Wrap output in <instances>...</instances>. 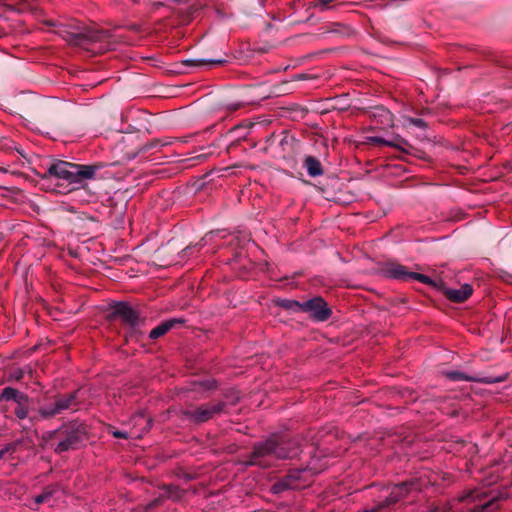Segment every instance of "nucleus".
I'll return each mask as SVG.
<instances>
[{"mask_svg": "<svg viewBox=\"0 0 512 512\" xmlns=\"http://www.w3.org/2000/svg\"><path fill=\"white\" fill-rule=\"evenodd\" d=\"M301 444L297 438L285 434H272L265 441L255 443L245 464L268 468L271 463L268 458L292 459L299 455Z\"/></svg>", "mask_w": 512, "mask_h": 512, "instance_id": "nucleus-1", "label": "nucleus"}, {"mask_svg": "<svg viewBox=\"0 0 512 512\" xmlns=\"http://www.w3.org/2000/svg\"><path fill=\"white\" fill-rule=\"evenodd\" d=\"M104 167V163L97 162L93 164H76L63 160L52 163L41 175V180L48 182L56 180V186H62L60 181L72 185L70 190L83 187L87 180L95 177L96 173Z\"/></svg>", "mask_w": 512, "mask_h": 512, "instance_id": "nucleus-2", "label": "nucleus"}, {"mask_svg": "<svg viewBox=\"0 0 512 512\" xmlns=\"http://www.w3.org/2000/svg\"><path fill=\"white\" fill-rule=\"evenodd\" d=\"M87 425L78 420L63 423L55 430L47 431L42 435V441L56 454L78 450L88 440Z\"/></svg>", "mask_w": 512, "mask_h": 512, "instance_id": "nucleus-3", "label": "nucleus"}, {"mask_svg": "<svg viewBox=\"0 0 512 512\" xmlns=\"http://www.w3.org/2000/svg\"><path fill=\"white\" fill-rule=\"evenodd\" d=\"M61 36L71 45L89 49L93 44L106 42L110 35L104 30L83 27L79 31H63Z\"/></svg>", "mask_w": 512, "mask_h": 512, "instance_id": "nucleus-4", "label": "nucleus"}, {"mask_svg": "<svg viewBox=\"0 0 512 512\" xmlns=\"http://www.w3.org/2000/svg\"><path fill=\"white\" fill-rule=\"evenodd\" d=\"M226 402L206 403L199 406H190L182 410L181 414L194 424H201L211 420L215 415L225 411Z\"/></svg>", "mask_w": 512, "mask_h": 512, "instance_id": "nucleus-5", "label": "nucleus"}, {"mask_svg": "<svg viewBox=\"0 0 512 512\" xmlns=\"http://www.w3.org/2000/svg\"><path fill=\"white\" fill-rule=\"evenodd\" d=\"M383 273L386 277L401 280V281H410L417 280L423 284L429 286L437 285L436 279L430 278L424 274L408 271L407 267L396 263V262H387L383 266Z\"/></svg>", "mask_w": 512, "mask_h": 512, "instance_id": "nucleus-6", "label": "nucleus"}, {"mask_svg": "<svg viewBox=\"0 0 512 512\" xmlns=\"http://www.w3.org/2000/svg\"><path fill=\"white\" fill-rule=\"evenodd\" d=\"M112 317H119L130 329V333L136 334L137 328L144 323L145 319L140 313L126 302H117L112 307Z\"/></svg>", "mask_w": 512, "mask_h": 512, "instance_id": "nucleus-7", "label": "nucleus"}, {"mask_svg": "<svg viewBox=\"0 0 512 512\" xmlns=\"http://www.w3.org/2000/svg\"><path fill=\"white\" fill-rule=\"evenodd\" d=\"M302 312L307 313L314 322H325L332 316V309L321 296L304 301Z\"/></svg>", "mask_w": 512, "mask_h": 512, "instance_id": "nucleus-8", "label": "nucleus"}, {"mask_svg": "<svg viewBox=\"0 0 512 512\" xmlns=\"http://www.w3.org/2000/svg\"><path fill=\"white\" fill-rule=\"evenodd\" d=\"M305 469H291L272 485V492L279 494L287 490H297L305 486L301 483Z\"/></svg>", "mask_w": 512, "mask_h": 512, "instance_id": "nucleus-9", "label": "nucleus"}, {"mask_svg": "<svg viewBox=\"0 0 512 512\" xmlns=\"http://www.w3.org/2000/svg\"><path fill=\"white\" fill-rule=\"evenodd\" d=\"M437 285L432 286L433 288L443 292V294L451 301L455 303H462L467 300L472 292V286L470 284H464L460 289H450L447 288L445 283L442 280H436Z\"/></svg>", "mask_w": 512, "mask_h": 512, "instance_id": "nucleus-10", "label": "nucleus"}, {"mask_svg": "<svg viewBox=\"0 0 512 512\" xmlns=\"http://www.w3.org/2000/svg\"><path fill=\"white\" fill-rule=\"evenodd\" d=\"M218 384L213 378L191 380L184 388L185 392L194 393L195 398L205 397L208 392L217 388Z\"/></svg>", "mask_w": 512, "mask_h": 512, "instance_id": "nucleus-11", "label": "nucleus"}, {"mask_svg": "<svg viewBox=\"0 0 512 512\" xmlns=\"http://www.w3.org/2000/svg\"><path fill=\"white\" fill-rule=\"evenodd\" d=\"M410 484L407 482L395 485L390 494L384 499L377 503L378 509L390 508L409 493Z\"/></svg>", "mask_w": 512, "mask_h": 512, "instance_id": "nucleus-12", "label": "nucleus"}, {"mask_svg": "<svg viewBox=\"0 0 512 512\" xmlns=\"http://www.w3.org/2000/svg\"><path fill=\"white\" fill-rule=\"evenodd\" d=\"M185 322L182 318H172L166 320L155 328H153L149 333V338L151 340H156L162 336H164L167 332H169L172 328H174L177 324H183Z\"/></svg>", "mask_w": 512, "mask_h": 512, "instance_id": "nucleus-13", "label": "nucleus"}, {"mask_svg": "<svg viewBox=\"0 0 512 512\" xmlns=\"http://www.w3.org/2000/svg\"><path fill=\"white\" fill-rule=\"evenodd\" d=\"M54 404L59 413L76 407L78 405V390L58 396Z\"/></svg>", "mask_w": 512, "mask_h": 512, "instance_id": "nucleus-14", "label": "nucleus"}, {"mask_svg": "<svg viewBox=\"0 0 512 512\" xmlns=\"http://www.w3.org/2000/svg\"><path fill=\"white\" fill-rule=\"evenodd\" d=\"M303 167L311 177H318L324 174L321 162L314 156H306L303 161Z\"/></svg>", "mask_w": 512, "mask_h": 512, "instance_id": "nucleus-15", "label": "nucleus"}, {"mask_svg": "<svg viewBox=\"0 0 512 512\" xmlns=\"http://www.w3.org/2000/svg\"><path fill=\"white\" fill-rule=\"evenodd\" d=\"M290 91H291L290 82L283 81L281 83L272 85L269 88V91L266 94H264L262 96V98L265 99V98H269V97H279V96L286 95V94L290 93Z\"/></svg>", "mask_w": 512, "mask_h": 512, "instance_id": "nucleus-16", "label": "nucleus"}, {"mask_svg": "<svg viewBox=\"0 0 512 512\" xmlns=\"http://www.w3.org/2000/svg\"><path fill=\"white\" fill-rule=\"evenodd\" d=\"M227 63L226 59H187L183 64L190 67H202L206 65H224Z\"/></svg>", "mask_w": 512, "mask_h": 512, "instance_id": "nucleus-17", "label": "nucleus"}, {"mask_svg": "<svg viewBox=\"0 0 512 512\" xmlns=\"http://www.w3.org/2000/svg\"><path fill=\"white\" fill-rule=\"evenodd\" d=\"M161 489H163L165 492L163 494L165 496V499H171L173 501H178L185 495V491L177 485H173V484L163 485L161 487Z\"/></svg>", "mask_w": 512, "mask_h": 512, "instance_id": "nucleus-18", "label": "nucleus"}, {"mask_svg": "<svg viewBox=\"0 0 512 512\" xmlns=\"http://www.w3.org/2000/svg\"><path fill=\"white\" fill-rule=\"evenodd\" d=\"M276 305L293 313L302 312L303 302L293 299H278Z\"/></svg>", "mask_w": 512, "mask_h": 512, "instance_id": "nucleus-19", "label": "nucleus"}, {"mask_svg": "<svg viewBox=\"0 0 512 512\" xmlns=\"http://www.w3.org/2000/svg\"><path fill=\"white\" fill-rule=\"evenodd\" d=\"M162 140L161 139H158V138H155V139H152L150 141H148L147 143L141 145L140 147L137 148V151L133 152L132 154H128V158L129 159H134L138 154H145L151 150H154V149H157L160 147V142Z\"/></svg>", "mask_w": 512, "mask_h": 512, "instance_id": "nucleus-20", "label": "nucleus"}, {"mask_svg": "<svg viewBox=\"0 0 512 512\" xmlns=\"http://www.w3.org/2000/svg\"><path fill=\"white\" fill-rule=\"evenodd\" d=\"M484 498H485V494L482 493V506H481L482 512H492L498 508V504H497L498 499H506V498H508V494H501L499 496L498 495L493 496L490 500L485 501V502H484Z\"/></svg>", "mask_w": 512, "mask_h": 512, "instance_id": "nucleus-21", "label": "nucleus"}, {"mask_svg": "<svg viewBox=\"0 0 512 512\" xmlns=\"http://www.w3.org/2000/svg\"><path fill=\"white\" fill-rule=\"evenodd\" d=\"M38 414L43 419H49V418H52L60 413L58 412L55 404H53L52 406H45V407L39 408Z\"/></svg>", "mask_w": 512, "mask_h": 512, "instance_id": "nucleus-22", "label": "nucleus"}, {"mask_svg": "<svg viewBox=\"0 0 512 512\" xmlns=\"http://www.w3.org/2000/svg\"><path fill=\"white\" fill-rule=\"evenodd\" d=\"M56 490H57L56 486L46 487L40 495L35 497V502L37 504L46 502L49 498L52 497V495L55 493Z\"/></svg>", "mask_w": 512, "mask_h": 512, "instance_id": "nucleus-23", "label": "nucleus"}, {"mask_svg": "<svg viewBox=\"0 0 512 512\" xmlns=\"http://www.w3.org/2000/svg\"><path fill=\"white\" fill-rule=\"evenodd\" d=\"M508 375H509L508 372H502L499 375L494 376V377L490 376V375H485V376H482L481 381H482V383H485V384H493V383L503 382L508 378Z\"/></svg>", "mask_w": 512, "mask_h": 512, "instance_id": "nucleus-24", "label": "nucleus"}, {"mask_svg": "<svg viewBox=\"0 0 512 512\" xmlns=\"http://www.w3.org/2000/svg\"><path fill=\"white\" fill-rule=\"evenodd\" d=\"M392 147L406 154H413L414 150V147L405 139L400 141L399 144H392Z\"/></svg>", "mask_w": 512, "mask_h": 512, "instance_id": "nucleus-25", "label": "nucleus"}, {"mask_svg": "<svg viewBox=\"0 0 512 512\" xmlns=\"http://www.w3.org/2000/svg\"><path fill=\"white\" fill-rule=\"evenodd\" d=\"M18 446H19V441L11 442V443L7 444L6 446H4L0 450V460L3 459L6 454H13L17 450Z\"/></svg>", "mask_w": 512, "mask_h": 512, "instance_id": "nucleus-26", "label": "nucleus"}, {"mask_svg": "<svg viewBox=\"0 0 512 512\" xmlns=\"http://www.w3.org/2000/svg\"><path fill=\"white\" fill-rule=\"evenodd\" d=\"M16 391H17V389H15V388L5 387L2 390V393L0 395V400L1 401H13L14 397H15V394H16Z\"/></svg>", "mask_w": 512, "mask_h": 512, "instance_id": "nucleus-27", "label": "nucleus"}, {"mask_svg": "<svg viewBox=\"0 0 512 512\" xmlns=\"http://www.w3.org/2000/svg\"><path fill=\"white\" fill-rule=\"evenodd\" d=\"M446 376L451 381H463V380H473V378L466 376L464 373L459 371H450L446 373Z\"/></svg>", "mask_w": 512, "mask_h": 512, "instance_id": "nucleus-28", "label": "nucleus"}, {"mask_svg": "<svg viewBox=\"0 0 512 512\" xmlns=\"http://www.w3.org/2000/svg\"><path fill=\"white\" fill-rule=\"evenodd\" d=\"M224 398L227 400L225 401L226 404L230 403L231 405H235L239 402L240 395L237 391L231 390L225 393Z\"/></svg>", "mask_w": 512, "mask_h": 512, "instance_id": "nucleus-29", "label": "nucleus"}, {"mask_svg": "<svg viewBox=\"0 0 512 512\" xmlns=\"http://www.w3.org/2000/svg\"><path fill=\"white\" fill-rule=\"evenodd\" d=\"M14 414L18 419H25L28 416V404L17 405Z\"/></svg>", "mask_w": 512, "mask_h": 512, "instance_id": "nucleus-30", "label": "nucleus"}, {"mask_svg": "<svg viewBox=\"0 0 512 512\" xmlns=\"http://www.w3.org/2000/svg\"><path fill=\"white\" fill-rule=\"evenodd\" d=\"M294 138L290 136L287 132L283 131L279 135L278 145L285 149V146L290 145L293 142Z\"/></svg>", "mask_w": 512, "mask_h": 512, "instance_id": "nucleus-31", "label": "nucleus"}, {"mask_svg": "<svg viewBox=\"0 0 512 512\" xmlns=\"http://www.w3.org/2000/svg\"><path fill=\"white\" fill-rule=\"evenodd\" d=\"M165 500V496L164 495H160L158 496L157 498L153 499L152 501H150L146 506H145V511L148 512V511H151L153 510L154 508L160 506L163 504Z\"/></svg>", "mask_w": 512, "mask_h": 512, "instance_id": "nucleus-32", "label": "nucleus"}, {"mask_svg": "<svg viewBox=\"0 0 512 512\" xmlns=\"http://www.w3.org/2000/svg\"><path fill=\"white\" fill-rule=\"evenodd\" d=\"M29 400L30 399L27 394L17 390L13 401L16 402L17 405H20V404H28Z\"/></svg>", "mask_w": 512, "mask_h": 512, "instance_id": "nucleus-33", "label": "nucleus"}, {"mask_svg": "<svg viewBox=\"0 0 512 512\" xmlns=\"http://www.w3.org/2000/svg\"><path fill=\"white\" fill-rule=\"evenodd\" d=\"M29 400L30 399L27 394L17 390L13 401L16 402L17 405H20V404H28Z\"/></svg>", "mask_w": 512, "mask_h": 512, "instance_id": "nucleus-34", "label": "nucleus"}, {"mask_svg": "<svg viewBox=\"0 0 512 512\" xmlns=\"http://www.w3.org/2000/svg\"><path fill=\"white\" fill-rule=\"evenodd\" d=\"M367 141H368V143L373 144V145H386V146H388V143H389L388 140H386L384 138H381V137H378V136L367 137Z\"/></svg>", "mask_w": 512, "mask_h": 512, "instance_id": "nucleus-35", "label": "nucleus"}, {"mask_svg": "<svg viewBox=\"0 0 512 512\" xmlns=\"http://www.w3.org/2000/svg\"><path fill=\"white\" fill-rule=\"evenodd\" d=\"M479 492L477 489L475 490H471L469 491L468 493L464 494L463 496L460 497V501L464 502V501H468L470 499L472 500H475L479 497Z\"/></svg>", "mask_w": 512, "mask_h": 512, "instance_id": "nucleus-36", "label": "nucleus"}, {"mask_svg": "<svg viewBox=\"0 0 512 512\" xmlns=\"http://www.w3.org/2000/svg\"><path fill=\"white\" fill-rule=\"evenodd\" d=\"M23 376H24L23 370L20 368H17L10 373L9 379L15 380V381H20V380H22Z\"/></svg>", "mask_w": 512, "mask_h": 512, "instance_id": "nucleus-37", "label": "nucleus"}, {"mask_svg": "<svg viewBox=\"0 0 512 512\" xmlns=\"http://www.w3.org/2000/svg\"><path fill=\"white\" fill-rule=\"evenodd\" d=\"M409 122L415 127L425 129L427 127V123L421 118H409Z\"/></svg>", "mask_w": 512, "mask_h": 512, "instance_id": "nucleus-38", "label": "nucleus"}, {"mask_svg": "<svg viewBox=\"0 0 512 512\" xmlns=\"http://www.w3.org/2000/svg\"><path fill=\"white\" fill-rule=\"evenodd\" d=\"M112 434L115 438H119V439H127L128 438V434L123 431L116 430V431H113Z\"/></svg>", "mask_w": 512, "mask_h": 512, "instance_id": "nucleus-39", "label": "nucleus"}, {"mask_svg": "<svg viewBox=\"0 0 512 512\" xmlns=\"http://www.w3.org/2000/svg\"><path fill=\"white\" fill-rule=\"evenodd\" d=\"M379 110L381 111L380 115L383 116L387 122L391 121L392 115L388 110H385L383 108H380Z\"/></svg>", "mask_w": 512, "mask_h": 512, "instance_id": "nucleus-40", "label": "nucleus"}, {"mask_svg": "<svg viewBox=\"0 0 512 512\" xmlns=\"http://www.w3.org/2000/svg\"><path fill=\"white\" fill-rule=\"evenodd\" d=\"M404 138L400 137V136H394L393 139L391 140H388L389 143H388V146L389 147H392V144H399L400 141H402Z\"/></svg>", "mask_w": 512, "mask_h": 512, "instance_id": "nucleus-41", "label": "nucleus"}, {"mask_svg": "<svg viewBox=\"0 0 512 512\" xmlns=\"http://www.w3.org/2000/svg\"><path fill=\"white\" fill-rule=\"evenodd\" d=\"M161 142H160V147L162 146H167V145H170L173 143L174 139H171V138H161Z\"/></svg>", "mask_w": 512, "mask_h": 512, "instance_id": "nucleus-42", "label": "nucleus"}, {"mask_svg": "<svg viewBox=\"0 0 512 512\" xmlns=\"http://www.w3.org/2000/svg\"><path fill=\"white\" fill-rule=\"evenodd\" d=\"M198 245H199V244H196V245H194V246H190V245H189V246H187L186 248H184V249L182 250V252H181V253H182V255H183V257L187 256V255H188V253H189L193 248H196Z\"/></svg>", "mask_w": 512, "mask_h": 512, "instance_id": "nucleus-43", "label": "nucleus"}, {"mask_svg": "<svg viewBox=\"0 0 512 512\" xmlns=\"http://www.w3.org/2000/svg\"><path fill=\"white\" fill-rule=\"evenodd\" d=\"M171 250V242H168L164 247L158 250L159 253L169 252Z\"/></svg>", "mask_w": 512, "mask_h": 512, "instance_id": "nucleus-44", "label": "nucleus"}, {"mask_svg": "<svg viewBox=\"0 0 512 512\" xmlns=\"http://www.w3.org/2000/svg\"><path fill=\"white\" fill-rule=\"evenodd\" d=\"M174 141L181 142V143H186L187 142V138H174Z\"/></svg>", "mask_w": 512, "mask_h": 512, "instance_id": "nucleus-45", "label": "nucleus"}, {"mask_svg": "<svg viewBox=\"0 0 512 512\" xmlns=\"http://www.w3.org/2000/svg\"><path fill=\"white\" fill-rule=\"evenodd\" d=\"M238 108V105H235L232 107L233 110H236Z\"/></svg>", "mask_w": 512, "mask_h": 512, "instance_id": "nucleus-46", "label": "nucleus"}]
</instances>
